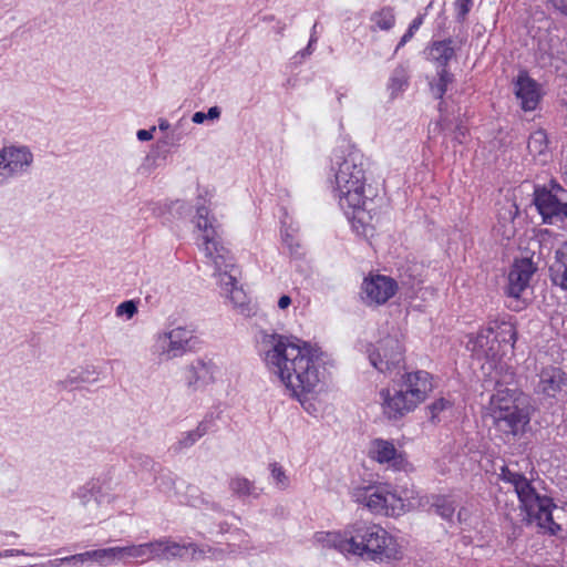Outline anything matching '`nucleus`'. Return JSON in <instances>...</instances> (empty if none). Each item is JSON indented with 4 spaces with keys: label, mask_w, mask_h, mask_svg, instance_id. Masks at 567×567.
Listing matches in <instances>:
<instances>
[{
    "label": "nucleus",
    "mask_w": 567,
    "mask_h": 567,
    "mask_svg": "<svg viewBox=\"0 0 567 567\" xmlns=\"http://www.w3.org/2000/svg\"><path fill=\"white\" fill-rule=\"evenodd\" d=\"M264 343L267 347L264 361L268 371L302 405L321 390L323 372L317 349L298 338L277 333L267 334Z\"/></svg>",
    "instance_id": "nucleus-1"
},
{
    "label": "nucleus",
    "mask_w": 567,
    "mask_h": 567,
    "mask_svg": "<svg viewBox=\"0 0 567 567\" xmlns=\"http://www.w3.org/2000/svg\"><path fill=\"white\" fill-rule=\"evenodd\" d=\"M330 172L334 198L358 235L372 237L374 226L367 210L371 190L367 192V163L363 154L354 148L338 151L331 158Z\"/></svg>",
    "instance_id": "nucleus-2"
},
{
    "label": "nucleus",
    "mask_w": 567,
    "mask_h": 567,
    "mask_svg": "<svg viewBox=\"0 0 567 567\" xmlns=\"http://www.w3.org/2000/svg\"><path fill=\"white\" fill-rule=\"evenodd\" d=\"M199 233L202 248L213 267V277L220 288V295L227 298L234 308L241 313L248 311L247 295L238 285L241 271L233 255L220 244V225L204 203L196 204V213L192 219Z\"/></svg>",
    "instance_id": "nucleus-3"
},
{
    "label": "nucleus",
    "mask_w": 567,
    "mask_h": 567,
    "mask_svg": "<svg viewBox=\"0 0 567 567\" xmlns=\"http://www.w3.org/2000/svg\"><path fill=\"white\" fill-rule=\"evenodd\" d=\"M516 339L515 323L509 318H499L471 336L466 347L475 358L484 361L482 369L492 380L508 383L514 378V370L505 357L513 352Z\"/></svg>",
    "instance_id": "nucleus-4"
},
{
    "label": "nucleus",
    "mask_w": 567,
    "mask_h": 567,
    "mask_svg": "<svg viewBox=\"0 0 567 567\" xmlns=\"http://www.w3.org/2000/svg\"><path fill=\"white\" fill-rule=\"evenodd\" d=\"M498 477L513 485L529 524L550 534L563 530V520H567V505L556 506L549 497L538 495L526 477L508 466L501 467Z\"/></svg>",
    "instance_id": "nucleus-5"
},
{
    "label": "nucleus",
    "mask_w": 567,
    "mask_h": 567,
    "mask_svg": "<svg viewBox=\"0 0 567 567\" xmlns=\"http://www.w3.org/2000/svg\"><path fill=\"white\" fill-rule=\"evenodd\" d=\"M486 411L494 429L504 441L522 435L530 420L525 395L514 389H497L491 396Z\"/></svg>",
    "instance_id": "nucleus-6"
},
{
    "label": "nucleus",
    "mask_w": 567,
    "mask_h": 567,
    "mask_svg": "<svg viewBox=\"0 0 567 567\" xmlns=\"http://www.w3.org/2000/svg\"><path fill=\"white\" fill-rule=\"evenodd\" d=\"M386 538L385 529L358 523L343 533H327L322 542L341 554L377 560L385 553Z\"/></svg>",
    "instance_id": "nucleus-7"
},
{
    "label": "nucleus",
    "mask_w": 567,
    "mask_h": 567,
    "mask_svg": "<svg viewBox=\"0 0 567 567\" xmlns=\"http://www.w3.org/2000/svg\"><path fill=\"white\" fill-rule=\"evenodd\" d=\"M432 377L426 371L408 372L396 381L392 394V416H403L416 409L433 391Z\"/></svg>",
    "instance_id": "nucleus-8"
},
{
    "label": "nucleus",
    "mask_w": 567,
    "mask_h": 567,
    "mask_svg": "<svg viewBox=\"0 0 567 567\" xmlns=\"http://www.w3.org/2000/svg\"><path fill=\"white\" fill-rule=\"evenodd\" d=\"M194 331L187 327H176L155 336L152 352L161 362L184 355L192 349Z\"/></svg>",
    "instance_id": "nucleus-9"
},
{
    "label": "nucleus",
    "mask_w": 567,
    "mask_h": 567,
    "mask_svg": "<svg viewBox=\"0 0 567 567\" xmlns=\"http://www.w3.org/2000/svg\"><path fill=\"white\" fill-rule=\"evenodd\" d=\"M534 203L546 224H557L567 218V192L556 183L536 188Z\"/></svg>",
    "instance_id": "nucleus-10"
},
{
    "label": "nucleus",
    "mask_w": 567,
    "mask_h": 567,
    "mask_svg": "<svg viewBox=\"0 0 567 567\" xmlns=\"http://www.w3.org/2000/svg\"><path fill=\"white\" fill-rule=\"evenodd\" d=\"M76 497L82 507L93 518H102L109 515V509L115 501L111 487L105 484L91 483L80 487Z\"/></svg>",
    "instance_id": "nucleus-11"
},
{
    "label": "nucleus",
    "mask_w": 567,
    "mask_h": 567,
    "mask_svg": "<svg viewBox=\"0 0 567 567\" xmlns=\"http://www.w3.org/2000/svg\"><path fill=\"white\" fill-rule=\"evenodd\" d=\"M33 155L27 146H4L0 150V186L29 171Z\"/></svg>",
    "instance_id": "nucleus-12"
},
{
    "label": "nucleus",
    "mask_w": 567,
    "mask_h": 567,
    "mask_svg": "<svg viewBox=\"0 0 567 567\" xmlns=\"http://www.w3.org/2000/svg\"><path fill=\"white\" fill-rule=\"evenodd\" d=\"M399 284L392 279V296L394 289H406V296L410 299L421 298L424 301L432 300L435 297V289L433 287H422L424 267L420 264L413 262L399 269Z\"/></svg>",
    "instance_id": "nucleus-13"
},
{
    "label": "nucleus",
    "mask_w": 567,
    "mask_h": 567,
    "mask_svg": "<svg viewBox=\"0 0 567 567\" xmlns=\"http://www.w3.org/2000/svg\"><path fill=\"white\" fill-rule=\"evenodd\" d=\"M537 267L530 258L516 259L512 265L507 277V295L519 298L529 287V282Z\"/></svg>",
    "instance_id": "nucleus-14"
},
{
    "label": "nucleus",
    "mask_w": 567,
    "mask_h": 567,
    "mask_svg": "<svg viewBox=\"0 0 567 567\" xmlns=\"http://www.w3.org/2000/svg\"><path fill=\"white\" fill-rule=\"evenodd\" d=\"M215 365L210 361L197 359L183 370L185 385L190 391H198L214 380Z\"/></svg>",
    "instance_id": "nucleus-15"
},
{
    "label": "nucleus",
    "mask_w": 567,
    "mask_h": 567,
    "mask_svg": "<svg viewBox=\"0 0 567 567\" xmlns=\"http://www.w3.org/2000/svg\"><path fill=\"white\" fill-rule=\"evenodd\" d=\"M389 488L386 484L370 485L354 491V498L363 504L372 513L381 514L388 512Z\"/></svg>",
    "instance_id": "nucleus-16"
},
{
    "label": "nucleus",
    "mask_w": 567,
    "mask_h": 567,
    "mask_svg": "<svg viewBox=\"0 0 567 567\" xmlns=\"http://www.w3.org/2000/svg\"><path fill=\"white\" fill-rule=\"evenodd\" d=\"M400 481L394 488H392V516L401 515L420 505L416 497V492L406 477L396 478Z\"/></svg>",
    "instance_id": "nucleus-17"
},
{
    "label": "nucleus",
    "mask_w": 567,
    "mask_h": 567,
    "mask_svg": "<svg viewBox=\"0 0 567 567\" xmlns=\"http://www.w3.org/2000/svg\"><path fill=\"white\" fill-rule=\"evenodd\" d=\"M368 303L382 305L390 298V278L384 275H370L362 285Z\"/></svg>",
    "instance_id": "nucleus-18"
},
{
    "label": "nucleus",
    "mask_w": 567,
    "mask_h": 567,
    "mask_svg": "<svg viewBox=\"0 0 567 567\" xmlns=\"http://www.w3.org/2000/svg\"><path fill=\"white\" fill-rule=\"evenodd\" d=\"M515 93L525 111H533L536 109L540 99V91L534 80L528 78L526 74H519L516 82Z\"/></svg>",
    "instance_id": "nucleus-19"
},
{
    "label": "nucleus",
    "mask_w": 567,
    "mask_h": 567,
    "mask_svg": "<svg viewBox=\"0 0 567 567\" xmlns=\"http://www.w3.org/2000/svg\"><path fill=\"white\" fill-rule=\"evenodd\" d=\"M518 214L515 203L506 200L498 210L497 224L494 230L497 235L505 239H509L515 235L514 219Z\"/></svg>",
    "instance_id": "nucleus-20"
},
{
    "label": "nucleus",
    "mask_w": 567,
    "mask_h": 567,
    "mask_svg": "<svg viewBox=\"0 0 567 567\" xmlns=\"http://www.w3.org/2000/svg\"><path fill=\"white\" fill-rule=\"evenodd\" d=\"M154 545H156L154 547L155 559H171L176 557H183L188 549H193L194 554L196 553V548L193 543L182 545L168 538H161L154 540Z\"/></svg>",
    "instance_id": "nucleus-21"
},
{
    "label": "nucleus",
    "mask_w": 567,
    "mask_h": 567,
    "mask_svg": "<svg viewBox=\"0 0 567 567\" xmlns=\"http://www.w3.org/2000/svg\"><path fill=\"white\" fill-rule=\"evenodd\" d=\"M564 383V373L560 369L549 367L544 369L539 375L538 391L548 395L554 396L557 391L560 390Z\"/></svg>",
    "instance_id": "nucleus-22"
},
{
    "label": "nucleus",
    "mask_w": 567,
    "mask_h": 567,
    "mask_svg": "<svg viewBox=\"0 0 567 567\" xmlns=\"http://www.w3.org/2000/svg\"><path fill=\"white\" fill-rule=\"evenodd\" d=\"M229 491L238 498H258L262 489L257 487L255 482L248 480L245 476L236 475L229 480Z\"/></svg>",
    "instance_id": "nucleus-23"
},
{
    "label": "nucleus",
    "mask_w": 567,
    "mask_h": 567,
    "mask_svg": "<svg viewBox=\"0 0 567 567\" xmlns=\"http://www.w3.org/2000/svg\"><path fill=\"white\" fill-rule=\"evenodd\" d=\"M154 540L140 545L122 546L123 563L127 564L130 559L144 563L155 559Z\"/></svg>",
    "instance_id": "nucleus-24"
},
{
    "label": "nucleus",
    "mask_w": 567,
    "mask_h": 567,
    "mask_svg": "<svg viewBox=\"0 0 567 567\" xmlns=\"http://www.w3.org/2000/svg\"><path fill=\"white\" fill-rule=\"evenodd\" d=\"M551 280L567 290V241L556 251V260L550 267Z\"/></svg>",
    "instance_id": "nucleus-25"
},
{
    "label": "nucleus",
    "mask_w": 567,
    "mask_h": 567,
    "mask_svg": "<svg viewBox=\"0 0 567 567\" xmlns=\"http://www.w3.org/2000/svg\"><path fill=\"white\" fill-rule=\"evenodd\" d=\"M529 154L542 163L547 162L549 157L548 138L547 134L543 130L533 132L528 140Z\"/></svg>",
    "instance_id": "nucleus-26"
},
{
    "label": "nucleus",
    "mask_w": 567,
    "mask_h": 567,
    "mask_svg": "<svg viewBox=\"0 0 567 567\" xmlns=\"http://www.w3.org/2000/svg\"><path fill=\"white\" fill-rule=\"evenodd\" d=\"M213 425V416H205L204 420H202L196 429L190 430L182 435V437L178 441V447L187 449L193 446L199 439H202L204 435H206Z\"/></svg>",
    "instance_id": "nucleus-27"
},
{
    "label": "nucleus",
    "mask_w": 567,
    "mask_h": 567,
    "mask_svg": "<svg viewBox=\"0 0 567 567\" xmlns=\"http://www.w3.org/2000/svg\"><path fill=\"white\" fill-rule=\"evenodd\" d=\"M430 55L434 61L445 66L446 63L454 55V50L451 45V41H441L434 43L430 49Z\"/></svg>",
    "instance_id": "nucleus-28"
},
{
    "label": "nucleus",
    "mask_w": 567,
    "mask_h": 567,
    "mask_svg": "<svg viewBox=\"0 0 567 567\" xmlns=\"http://www.w3.org/2000/svg\"><path fill=\"white\" fill-rule=\"evenodd\" d=\"M369 455L379 463L390 462V443L388 441L375 439L371 442Z\"/></svg>",
    "instance_id": "nucleus-29"
},
{
    "label": "nucleus",
    "mask_w": 567,
    "mask_h": 567,
    "mask_svg": "<svg viewBox=\"0 0 567 567\" xmlns=\"http://www.w3.org/2000/svg\"><path fill=\"white\" fill-rule=\"evenodd\" d=\"M451 82L452 75L446 71L445 68H442L437 72V79L435 81L430 82V90L433 96H435L436 99H442L447 90V85Z\"/></svg>",
    "instance_id": "nucleus-30"
},
{
    "label": "nucleus",
    "mask_w": 567,
    "mask_h": 567,
    "mask_svg": "<svg viewBox=\"0 0 567 567\" xmlns=\"http://www.w3.org/2000/svg\"><path fill=\"white\" fill-rule=\"evenodd\" d=\"M96 379V371L94 367H82L74 369L69 375L66 381L70 384L91 382Z\"/></svg>",
    "instance_id": "nucleus-31"
},
{
    "label": "nucleus",
    "mask_w": 567,
    "mask_h": 567,
    "mask_svg": "<svg viewBox=\"0 0 567 567\" xmlns=\"http://www.w3.org/2000/svg\"><path fill=\"white\" fill-rule=\"evenodd\" d=\"M270 477L278 489H286L289 487L290 481L284 467L277 462L269 464Z\"/></svg>",
    "instance_id": "nucleus-32"
},
{
    "label": "nucleus",
    "mask_w": 567,
    "mask_h": 567,
    "mask_svg": "<svg viewBox=\"0 0 567 567\" xmlns=\"http://www.w3.org/2000/svg\"><path fill=\"white\" fill-rule=\"evenodd\" d=\"M94 556L95 561L101 564L123 561L122 547L120 546L97 549V554Z\"/></svg>",
    "instance_id": "nucleus-33"
},
{
    "label": "nucleus",
    "mask_w": 567,
    "mask_h": 567,
    "mask_svg": "<svg viewBox=\"0 0 567 567\" xmlns=\"http://www.w3.org/2000/svg\"><path fill=\"white\" fill-rule=\"evenodd\" d=\"M452 409V403L446 399H439L434 401L432 404L427 406L430 412V417L433 422L441 421L442 413L450 411Z\"/></svg>",
    "instance_id": "nucleus-34"
},
{
    "label": "nucleus",
    "mask_w": 567,
    "mask_h": 567,
    "mask_svg": "<svg viewBox=\"0 0 567 567\" xmlns=\"http://www.w3.org/2000/svg\"><path fill=\"white\" fill-rule=\"evenodd\" d=\"M436 513L444 519H451L455 512L454 503L447 497H439L434 504Z\"/></svg>",
    "instance_id": "nucleus-35"
},
{
    "label": "nucleus",
    "mask_w": 567,
    "mask_h": 567,
    "mask_svg": "<svg viewBox=\"0 0 567 567\" xmlns=\"http://www.w3.org/2000/svg\"><path fill=\"white\" fill-rule=\"evenodd\" d=\"M383 352V355H381L380 350L377 349L374 351H371L369 354L371 364L382 373L386 372L390 369V361L388 360L386 350H384Z\"/></svg>",
    "instance_id": "nucleus-36"
},
{
    "label": "nucleus",
    "mask_w": 567,
    "mask_h": 567,
    "mask_svg": "<svg viewBox=\"0 0 567 567\" xmlns=\"http://www.w3.org/2000/svg\"><path fill=\"white\" fill-rule=\"evenodd\" d=\"M371 21L373 27H377L380 30H388L390 28V10L384 8L375 12L371 18Z\"/></svg>",
    "instance_id": "nucleus-37"
},
{
    "label": "nucleus",
    "mask_w": 567,
    "mask_h": 567,
    "mask_svg": "<svg viewBox=\"0 0 567 567\" xmlns=\"http://www.w3.org/2000/svg\"><path fill=\"white\" fill-rule=\"evenodd\" d=\"M282 241L284 245L288 248L290 255H300L301 244L295 235L290 234L288 230H285L282 233Z\"/></svg>",
    "instance_id": "nucleus-38"
},
{
    "label": "nucleus",
    "mask_w": 567,
    "mask_h": 567,
    "mask_svg": "<svg viewBox=\"0 0 567 567\" xmlns=\"http://www.w3.org/2000/svg\"><path fill=\"white\" fill-rule=\"evenodd\" d=\"M137 312V306L133 300H127L120 303L115 309L117 317H125L127 320L132 319Z\"/></svg>",
    "instance_id": "nucleus-39"
},
{
    "label": "nucleus",
    "mask_w": 567,
    "mask_h": 567,
    "mask_svg": "<svg viewBox=\"0 0 567 567\" xmlns=\"http://www.w3.org/2000/svg\"><path fill=\"white\" fill-rule=\"evenodd\" d=\"M411 468H412V466L408 462L405 455L403 453H398L392 447V471L398 470V471L409 472V471H411Z\"/></svg>",
    "instance_id": "nucleus-40"
},
{
    "label": "nucleus",
    "mask_w": 567,
    "mask_h": 567,
    "mask_svg": "<svg viewBox=\"0 0 567 567\" xmlns=\"http://www.w3.org/2000/svg\"><path fill=\"white\" fill-rule=\"evenodd\" d=\"M423 23V18L421 16L416 17L412 22L411 24L409 25V29L408 31L404 33V35L402 37V39L400 40L399 44H398V48H401L402 45H404L408 41H410L414 33L420 29L421 24Z\"/></svg>",
    "instance_id": "nucleus-41"
},
{
    "label": "nucleus",
    "mask_w": 567,
    "mask_h": 567,
    "mask_svg": "<svg viewBox=\"0 0 567 567\" xmlns=\"http://www.w3.org/2000/svg\"><path fill=\"white\" fill-rule=\"evenodd\" d=\"M95 554H97V549L72 555V556H70V559H71V561H80V563H84L89 559L95 560V556H94Z\"/></svg>",
    "instance_id": "nucleus-42"
},
{
    "label": "nucleus",
    "mask_w": 567,
    "mask_h": 567,
    "mask_svg": "<svg viewBox=\"0 0 567 567\" xmlns=\"http://www.w3.org/2000/svg\"><path fill=\"white\" fill-rule=\"evenodd\" d=\"M154 131L155 127H152L151 130H140L137 131L136 136L142 142L151 141L153 138Z\"/></svg>",
    "instance_id": "nucleus-43"
},
{
    "label": "nucleus",
    "mask_w": 567,
    "mask_h": 567,
    "mask_svg": "<svg viewBox=\"0 0 567 567\" xmlns=\"http://www.w3.org/2000/svg\"><path fill=\"white\" fill-rule=\"evenodd\" d=\"M551 4L560 11L563 14L567 16V0H549Z\"/></svg>",
    "instance_id": "nucleus-44"
},
{
    "label": "nucleus",
    "mask_w": 567,
    "mask_h": 567,
    "mask_svg": "<svg viewBox=\"0 0 567 567\" xmlns=\"http://www.w3.org/2000/svg\"><path fill=\"white\" fill-rule=\"evenodd\" d=\"M206 114L207 120H218L220 117L221 111L218 106H212Z\"/></svg>",
    "instance_id": "nucleus-45"
},
{
    "label": "nucleus",
    "mask_w": 567,
    "mask_h": 567,
    "mask_svg": "<svg viewBox=\"0 0 567 567\" xmlns=\"http://www.w3.org/2000/svg\"><path fill=\"white\" fill-rule=\"evenodd\" d=\"M66 561H71L70 556L63 557V558L53 559V560H49L47 564H42L41 566L42 567H59L63 563H66Z\"/></svg>",
    "instance_id": "nucleus-46"
},
{
    "label": "nucleus",
    "mask_w": 567,
    "mask_h": 567,
    "mask_svg": "<svg viewBox=\"0 0 567 567\" xmlns=\"http://www.w3.org/2000/svg\"><path fill=\"white\" fill-rule=\"evenodd\" d=\"M456 4L460 9V12L464 16L468 12L472 4V0H457Z\"/></svg>",
    "instance_id": "nucleus-47"
},
{
    "label": "nucleus",
    "mask_w": 567,
    "mask_h": 567,
    "mask_svg": "<svg viewBox=\"0 0 567 567\" xmlns=\"http://www.w3.org/2000/svg\"><path fill=\"white\" fill-rule=\"evenodd\" d=\"M317 24L313 25V29H316ZM317 42V37H316V32L315 30H312V33L310 35V40H309V43H308V47L306 48L305 51H302V55H306V54H311L312 52V45Z\"/></svg>",
    "instance_id": "nucleus-48"
},
{
    "label": "nucleus",
    "mask_w": 567,
    "mask_h": 567,
    "mask_svg": "<svg viewBox=\"0 0 567 567\" xmlns=\"http://www.w3.org/2000/svg\"><path fill=\"white\" fill-rule=\"evenodd\" d=\"M17 555H28L24 550L21 549H6L3 551H0L1 557H11Z\"/></svg>",
    "instance_id": "nucleus-49"
},
{
    "label": "nucleus",
    "mask_w": 567,
    "mask_h": 567,
    "mask_svg": "<svg viewBox=\"0 0 567 567\" xmlns=\"http://www.w3.org/2000/svg\"><path fill=\"white\" fill-rule=\"evenodd\" d=\"M291 305V298L287 295H284L278 300V307L281 310L287 309Z\"/></svg>",
    "instance_id": "nucleus-50"
},
{
    "label": "nucleus",
    "mask_w": 567,
    "mask_h": 567,
    "mask_svg": "<svg viewBox=\"0 0 567 567\" xmlns=\"http://www.w3.org/2000/svg\"><path fill=\"white\" fill-rule=\"evenodd\" d=\"M205 120H207V118H206V114L204 112H196L192 116V121L195 124H203L205 122Z\"/></svg>",
    "instance_id": "nucleus-51"
},
{
    "label": "nucleus",
    "mask_w": 567,
    "mask_h": 567,
    "mask_svg": "<svg viewBox=\"0 0 567 567\" xmlns=\"http://www.w3.org/2000/svg\"><path fill=\"white\" fill-rule=\"evenodd\" d=\"M408 78L405 75H402L400 79H398L395 82L392 81V91L398 86L399 90L403 87V85L406 84Z\"/></svg>",
    "instance_id": "nucleus-52"
},
{
    "label": "nucleus",
    "mask_w": 567,
    "mask_h": 567,
    "mask_svg": "<svg viewBox=\"0 0 567 567\" xmlns=\"http://www.w3.org/2000/svg\"><path fill=\"white\" fill-rule=\"evenodd\" d=\"M381 396L383 398L384 404H388L390 402V392L388 389H383L380 392Z\"/></svg>",
    "instance_id": "nucleus-53"
},
{
    "label": "nucleus",
    "mask_w": 567,
    "mask_h": 567,
    "mask_svg": "<svg viewBox=\"0 0 567 567\" xmlns=\"http://www.w3.org/2000/svg\"><path fill=\"white\" fill-rule=\"evenodd\" d=\"M158 128H159L161 131H166V130H168V128H169V123H168V121H167V120H163V118H162V120H159V122H158Z\"/></svg>",
    "instance_id": "nucleus-54"
}]
</instances>
